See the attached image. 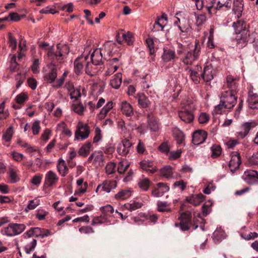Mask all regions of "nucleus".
I'll return each mask as SVG.
<instances>
[{"label": "nucleus", "mask_w": 258, "mask_h": 258, "mask_svg": "<svg viewBox=\"0 0 258 258\" xmlns=\"http://www.w3.org/2000/svg\"><path fill=\"white\" fill-rule=\"evenodd\" d=\"M69 52L70 48L68 45L58 43L56 45V49L52 47L48 48L47 56L51 60V64L54 63L55 60L62 63Z\"/></svg>", "instance_id": "obj_1"}, {"label": "nucleus", "mask_w": 258, "mask_h": 258, "mask_svg": "<svg viewBox=\"0 0 258 258\" xmlns=\"http://www.w3.org/2000/svg\"><path fill=\"white\" fill-rule=\"evenodd\" d=\"M201 49L199 40H196L193 48H187L185 56L181 58L182 61L186 65H191L194 61L199 58Z\"/></svg>", "instance_id": "obj_2"}, {"label": "nucleus", "mask_w": 258, "mask_h": 258, "mask_svg": "<svg viewBox=\"0 0 258 258\" xmlns=\"http://www.w3.org/2000/svg\"><path fill=\"white\" fill-rule=\"evenodd\" d=\"M180 220L179 223H175L176 227H179L180 229L183 231H187L191 226H194V229H196L198 225L196 224L195 219L192 220V215L191 212H183L181 214L179 217Z\"/></svg>", "instance_id": "obj_3"}, {"label": "nucleus", "mask_w": 258, "mask_h": 258, "mask_svg": "<svg viewBox=\"0 0 258 258\" xmlns=\"http://www.w3.org/2000/svg\"><path fill=\"white\" fill-rule=\"evenodd\" d=\"M236 93L223 91L221 92L220 101L225 105L226 109H231L233 108L237 102V97Z\"/></svg>", "instance_id": "obj_4"}, {"label": "nucleus", "mask_w": 258, "mask_h": 258, "mask_svg": "<svg viewBox=\"0 0 258 258\" xmlns=\"http://www.w3.org/2000/svg\"><path fill=\"white\" fill-rule=\"evenodd\" d=\"M90 133V128L87 124L79 121L76 126L75 133V139L82 141L88 138Z\"/></svg>", "instance_id": "obj_5"}, {"label": "nucleus", "mask_w": 258, "mask_h": 258, "mask_svg": "<svg viewBox=\"0 0 258 258\" xmlns=\"http://www.w3.org/2000/svg\"><path fill=\"white\" fill-rule=\"evenodd\" d=\"M107 44L101 48H96L94 50L91 55V59L93 64L95 66L102 64L103 63L102 59H107L105 53H103V50H105V48L107 47Z\"/></svg>", "instance_id": "obj_6"}, {"label": "nucleus", "mask_w": 258, "mask_h": 258, "mask_svg": "<svg viewBox=\"0 0 258 258\" xmlns=\"http://www.w3.org/2000/svg\"><path fill=\"white\" fill-rule=\"evenodd\" d=\"M26 228L23 224L10 223L4 229V233L9 236H13L21 233Z\"/></svg>", "instance_id": "obj_7"}, {"label": "nucleus", "mask_w": 258, "mask_h": 258, "mask_svg": "<svg viewBox=\"0 0 258 258\" xmlns=\"http://www.w3.org/2000/svg\"><path fill=\"white\" fill-rule=\"evenodd\" d=\"M59 180L57 174L53 171L49 170L45 175L43 190H46L48 187L55 185Z\"/></svg>", "instance_id": "obj_8"}, {"label": "nucleus", "mask_w": 258, "mask_h": 258, "mask_svg": "<svg viewBox=\"0 0 258 258\" xmlns=\"http://www.w3.org/2000/svg\"><path fill=\"white\" fill-rule=\"evenodd\" d=\"M238 78L234 77L231 75H228L226 77V87L228 89L229 92L237 93L239 90Z\"/></svg>", "instance_id": "obj_9"}, {"label": "nucleus", "mask_w": 258, "mask_h": 258, "mask_svg": "<svg viewBox=\"0 0 258 258\" xmlns=\"http://www.w3.org/2000/svg\"><path fill=\"white\" fill-rule=\"evenodd\" d=\"M235 40L237 42V46L239 48H243L245 46L247 43L250 41V34L249 31H243V33L236 34Z\"/></svg>", "instance_id": "obj_10"}, {"label": "nucleus", "mask_w": 258, "mask_h": 258, "mask_svg": "<svg viewBox=\"0 0 258 258\" xmlns=\"http://www.w3.org/2000/svg\"><path fill=\"white\" fill-rule=\"evenodd\" d=\"M231 158L229 163V167L233 173L237 170L241 163V159L239 153L233 152L231 154Z\"/></svg>", "instance_id": "obj_11"}, {"label": "nucleus", "mask_w": 258, "mask_h": 258, "mask_svg": "<svg viewBox=\"0 0 258 258\" xmlns=\"http://www.w3.org/2000/svg\"><path fill=\"white\" fill-rule=\"evenodd\" d=\"M179 117L185 123H190L194 119V115L191 110H189V107L186 106L182 110L179 111Z\"/></svg>", "instance_id": "obj_12"}, {"label": "nucleus", "mask_w": 258, "mask_h": 258, "mask_svg": "<svg viewBox=\"0 0 258 258\" xmlns=\"http://www.w3.org/2000/svg\"><path fill=\"white\" fill-rule=\"evenodd\" d=\"M207 137V133L204 130H198L192 135V142L195 145L203 143Z\"/></svg>", "instance_id": "obj_13"}, {"label": "nucleus", "mask_w": 258, "mask_h": 258, "mask_svg": "<svg viewBox=\"0 0 258 258\" xmlns=\"http://www.w3.org/2000/svg\"><path fill=\"white\" fill-rule=\"evenodd\" d=\"M88 56L78 57L74 61V69L76 74L80 75L82 73L84 66H85Z\"/></svg>", "instance_id": "obj_14"}, {"label": "nucleus", "mask_w": 258, "mask_h": 258, "mask_svg": "<svg viewBox=\"0 0 258 258\" xmlns=\"http://www.w3.org/2000/svg\"><path fill=\"white\" fill-rule=\"evenodd\" d=\"M120 109L121 113L126 117H132L134 114L133 106L126 101H123L120 103Z\"/></svg>", "instance_id": "obj_15"}, {"label": "nucleus", "mask_w": 258, "mask_h": 258, "mask_svg": "<svg viewBox=\"0 0 258 258\" xmlns=\"http://www.w3.org/2000/svg\"><path fill=\"white\" fill-rule=\"evenodd\" d=\"M205 197L202 194H199L186 197L185 200L194 206H197L203 201Z\"/></svg>", "instance_id": "obj_16"}, {"label": "nucleus", "mask_w": 258, "mask_h": 258, "mask_svg": "<svg viewBox=\"0 0 258 258\" xmlns=\"http://www.w3.org/2000/svg\"><path fill=\"white\" fill-rule=\"evenodd\" d=\"M233 27L236 34L243 33V31H248L246 30V22L243 20H238L233 23Z\"/></svg>", "instance_id": "obj_17"}, {"label": "nucleus", "mask_w": 258, "mask_h": 258, "mask_svg": "<svg viewBox=\"0 0 258 258\" xmlns=\"http://www.w3.org/2000/svg\"><path fill=\"white\" fill-rule=\"evenodd\" d=\"M176 57L175 52L174 50L164 48L163 49V53L162 55V60L165 62L174 60Z\"/></svg>", "instance_id": "obj_18"}, {"label": "nucleus", "mask_w": 258, "mask_h": 258, "mask_svg": "<svg viewBox=\"0 0 258 258\" xmlns=\"http://www.w3.org/2000/svg\"><path fill=\"white\" fill-rule=\"evenodd\" d=\"M50 65L52 66V68H51L50 71L46 74L44 77V80L49 83L54 82L57 77L56 69L54 63H53L52 64L51 63Z\"/></svg>", "instance_id": "obj_19"}, {"label": "nucleus", "mask_w": 258, "mask_h": 258, "mask_svg": "<svg viewBox=\"0 0 258 258\" xmlns=\"http://www.w3.org/2000/svg\"><path fill=\"white\" fill-rule=\"evenodd\" d=\"M213 69L211 66H207L204 68V72L202 74V78L207 83L214 78V74L212 73Z\"/></svg>", "instance_id": "obj_20"}, {"label": "nucleus", "mask_w": 258, "mask_h": 258, "mask_svg": "<svg viewBox=\"0 0 258 258\" xmlns=\"http://www.w3.org/2000/svg\"><path fill=\"white\" fill-rule=\"evenodd\" d=\"M140 165L143 170L149 171L151 173L157 171L156 168H153V162L152 161L144 160L140 162Z\"/></svg>", "instance_id": "obj_21"}, {"label": "nucleus", "mask_w": 258, "mask_h": 258, "mask_svg": "<svg viewBox=\"0 0 258 258\" xmlns=\"http://www.w3.org/2000/svg\"><path fill=\"white\" fill-rule=\"evenodd\" d=\"M148 126L150 130L153 132H156L159 128V125L156 118L151 114L147 116Z\"/></svg>", "instance_id": "obj_22"}, {"label": "nucleus", "mask_w": 258, "mask_h": 258, "mask_svg": "<svg viewBox=\"0 0 258 258\" xmlns=\"http://www.w3.org/2000/svg\"><path fill=\"white\" fill-rule=\"evenodd\" d=\"M139 105L142 108H147L150 104L148 98L143 93L139 94L137 96Z\"/></svg>", "instance_id": "obj_23"}, {"label": "nucleus", "mask_w": 258, "mask_h": 258, "mask_svg": "<svg viewBox=\"0 0 258 258\" xmlns=\"http://www.w3.org/2000/svg\"><path fill=\"white\" fill-rule=\"evenodd\" d=\"M251 127L250 123L246 122L244 123L240 128V131L237 133L238 138L241 139H243L248 134Z\"/></svg>", "instance_id": "obj_24"}, {"label": "nucleus", "mask_w": 258, "mask_h": 258, "mask_svg": "<svg viewBox=\"0 0 258 258\" xmlns=\"http://www.w3.org/2000/svg\"><path fill=\"white\" fill-rule=\"evenodd\" d=\"M122 82V75L121 73H117L113 76L110 81V85L114 89H118Z\"/></svg>", "instance_id": "obj_25"}, {"label": "nucleus", "mask_w": 258, "mask_h": 258, "mask_svg": "<svg viewBox=\"0 0 258 258\" xmlns=\"http://www.w3.org/2000/svg\"><path fill=\"white\" fill-rule=\"evenodd\" d=\"M57 169L59 173L61 174V176L63 177L65 176L68 173L69 169L66 165L65 161L61 159H59L58 160V163L57 165Z\"/></svg>", "instance_id": "obj_26"}, {"label": "nucleus", "mask_w": 258, "mask_h": 258, "mask_svg": "<svg viewBox=\"0 0 258 258\" xmlns=\"http://www.w3.org/2000/svg\"><path fill=\"white\" fill-rule=\"evenodd\" d=\"M92 144L91 142H87L84 144L79 149L78 153L80 156L87 157L90 153Z\"/></svg>", "instance_id": "obj_27"}, {"label": "nucleus", "mask_w": 258, "mask_h": 258, "mask_svg": "<svg viewBox=\"0 0 258 258\" xmlns=\"http://www.w3.org/2000/svg\"><path fill=\"white\" fill-rule=\"evenodd\" d=\"M9 177V182L15 183L20 181V178L17 174V170L14 168H10L8 172Z\"/></svg>", "instance_id": "obj_28"}, {"label": "nucleus", "mask_w": 258, "mask_h": 258, "mask_svg": "<svg viewBox=\"0 0 258 258\" xmlns=\"http://www.w3.org/2000/svg\"><path fill=\"white\" fill-rule=\"evenodd\" d=\"M202 70V67L201 66H197V71H194L192 70H190V77L193 82L196 84H198L200 83V75L198 73V71Z\"/></svg>", "instance_id": "obj_29"}, {"label": "nucleus", "mask_w": 258, "mask_h": 258, "mask_svg": "<svg viewBox=\"0 0 258 258\" xmlns=\"http://www.w3.org/2000/svg\"><path fill=\"white\" fill-rule=\"evenodd\" d=\"M117 185L115 180L105 181L102 184V188L103 190L109 192L112 189H114Z\"/></svg>", "instance_id": "obj_30"}, {"label": "nucleus", "mask_w": 258, "mask_h": 258, "mask_svg": "<svg viewBox=\"0 0 258 258\" xmlns=\"http://www.w3.org/2000/svg\"><path fill=\"white\" fill-rule=\"evenodd\" d=\"M231 0H226L225 2L224 0H219L216 4L215 10H220L223 8H225L226 10H229L231 8Z\"/></svg>", "instance_id": "obj_31"}, {"label": "nucleus", "mask_w": 258, "mask_h": 258, "mask_svg": "<svg viewBox=\"0 0 258 258\" xmlns=\"http://www.w3.org/2000/svg\"><path fill=\"white\" fill-rule=\"evenodd\" d=\"M132 191L129 189H122L115 195V198L117 200H123L131 196Z\"/></svg>", "instance_id": "obj_32"}, {"label": "nucleus", "mask_w": 258, "mask_h": 258, "mask_svg": "<svg viewBox=\"0 0 258 258\" xmlns=\"http://www.w3.org/2000/svg\"><path fill=\"white\" fill-rule=\"evenodd\" d=\"M102 215L106 217H111L114 212L113 208L110 205H107L105 206L101 207L100 208Z\"/></svg>", "instance_id": "obj_33"}, {"label": "nucleus", "mask_w": 258, "mask_h": 258, "mask_svg": "<svg viewBox=\"0 0 258 258\" xmlns=\"http://www.w3.org/2000/svg\"><path fill=\"white\" fill-rule=\"evenodd\" d=\"M257 96L253 94L249 96L247 102L249 108L252 109H258V100L256 99Z\"/></svg>", "instance_id": "obj_34"}, {"label": "nucleus", "mask_w": 258, "mask_h": 258, "mask_svg": "<svg viewBox=\"0 0 258 258\" xmlns=\"http://www.w3.org/2000/svg\"><path fill=\"white\" fill-rule=\"evenodd\" d=\"M160 174L162 176L167 178H169L172 176V168L170 166H165L161 169Z\"/></svg>", "instance_id": "obj_35"}, {"label": "nucleus", "mask_w": 258, "mask_h": 258, "mask_svg": "<svg viewBox=\"0 0 258 258\" xmlns=\"http://www.w3.org/2000/svg\"><path fill=\"white\" fill-rule=\"evenodd\" d=\"M169 206L167 202H158L157 203L158 211L160 212H171L172 210L168 208Z\"/></svg>", "instance_id": "obj_36"}, {"label": "nucleus", "mask_w": 258, "mask_h": 258, "mask_svg": "<svg viewBox=\"0 0 258 258\" xmlns=\"http://www.w3.org/2000/svg\"><path fill=\"white\" fill-rule=\"evenodd\" d=\"M164 27V22L161 21V19H159V17H157V20L153 25L152 31L153 32L159 31L160 30H163Z\"/></svg>", "instance_id": "obj_37"}, {"label": "nucleus", "mask_w": 258, "mask_h": 258, "mask_svg": "<svg viewBox=\"0 0 258 258\" xmlns=\"http://www.w3.org/2000/svg\"><path fill=\"white\" fill-rule=\"evenodd\" d=\"M142 206V204L138 202L133 201L132 203H127L124 205L125 208L131 211L136 210Z\"/></svg>", "instance_id": "obj_38"}, {"label": "nucleus", "mask_w": 258, "mask_h": 258, "mask_svg": "<svg viewBox=\"0 0 258 258\" xmlns=\"http://www.w3.org/2000/svg\"><path fill=\"white\" fill-rule=\"evenodd\" d=\"M213 205L211 201L206 202L202 207V212L204 216H207L211 211V207Z\"/></svg>", "instance_id": "obj_39"}, {"label": "nucleus", "mask_w": 258, "mask_h": 258, "mask_svg": "<svg viewBox=\"0 0 258 258\" xmlns=\"http://www.w3.org/2000/svg\"><path fill=\"white\" fill-rule=\"evenodd\" d=\"M151 183L150 180L147 178H144L141 180L139 182V187L143 190L147 191L148 190L149 187L150 186Z\"/></svg>", "instance_id": "obj_40"}, {"label": "nucleus", "mask_w": 258, "mask_h": 258, "mask_svg": "<svg viewBox=\"0 0 258 258\" xmlns=\"http://www.w3.org/2000/svg\"><path fill=\"white\" fill-rule=\"evenodd\" d=\"M212 151V157L217 158L221 154V148L220 146L217 145H214L211 147Z\"/></svg>", "instance_id": "obj_41"}, {"label": "nucleus", "mask_w": 258, "mask_h": 258, "mask_svg": "<svg viewBox=\"0 0 258 258\" xmlns=\"http://www.w3.org/2000/svg\"><path fill=\"white\" fill-rule=\"evenodd\" d=\"M13 135V130L12 127H9L3 136V140L7 142H10Z\"/></svg>", "instance_id": "obj_42"}, {"label": "nucleus", "mask_w": 258, "mask_h": 258, "mask_svg": "<svg viewBox=\"0 0 258 258\" xmlns=\"http://www.w3.org/2000/svg\"><path fill=\"white\" fill-rule=\"evenodd\" d=\"M129 164L125 161H120L119 162L117 166V171L119 174H123L127 169Z\"/></svg>", "instance_id": "obj_43"}, {"label": "nucleus", "mask_w": 258, "mask_h": 258, "mask_svg": "<svg viewBox=\"0 0 258 258\" xmlns=\"http://www.w3.org/2000/svg\"><path fill=\"white\" fill-rule=\"evenodd\" d=\"M107 220V218L103 215L95 217L92 221V225H95L97 224H102L106 222Z\"/></svg>", "instance_id": "obj_44"}, {"label": "nucleus", "mask_w": 258, "mask_h": 258, "mask_svg": "<svg viewBox=\"0 0 258 258\" xmlns=\"http://www.w3.org/2000/svg\"><path fill=\"white\" fill-rule=\"evenodd\" d=\"M175 138L178 144H181L184 140V136L181 131L176 130L174 131L173 133Z\"/></svg>", "instance_id": "obj_45"}, {"label": "nucleus", "mask_w": 258, "mask_h": 258, "mask_svg": "<svg viewBox=\"0 0 258 258\" xmlns=\"http://www.w3.org/2000/svg\"><path fill=\"white\" fill-rule=\"evenodd\" d=\"M225 105L220 101L219 104L215 106L214 110L213 111V114H221L224 112Z\"/></svg>", "instance_id": "obj_46"}, {"label": "nucleus", "mask_w": 258, "mask_h": 258, "mask_svg": "<svg viewBox=\"0 0 258 258\" xmlns=\"http://www.w3.org/2000/svg\"><path fill=\"white\" fill-rule=\"evenodd\" d=\"M146 44L149 48V52L151 55H153L155 53L154 43L152 38H148L146 40Z\"/></svg>", "instance_id": "obj_47"}, {"label": "nucleus", "mask_w": 258, "mask_h": 258, "mask_svg": "<svg viewBox=\"0 0 258 258\" xmlns=\"http://www.w3.org/2000/svg\"><path fill=\"white\" fill-rule=\"evenodd\" d=\"M37 244L36 239H33V240L30 243L27 244L25 247V250L27 253H30L35 248Z\"/></svg>", "instance_id": "obj_48"}, {"label": "nucleus", "mask_w": 258, "mask_h": 258, "mask_svg": "<svg viewBox=\"0 0 258 258\" xmlns=\"http://www.w3.org/2000/svg\"><path fill=\"white\" fill-rule=\"evenodd\" d=\"M17 143L22 147L26 148L29 151L34 152L36 151V150L34 149L33 148L29 145L26 142L20 138L18 139Z\"/></svg>", "instance_id": "obj_49"}, {"label": "nucleus", "mask_w": 258, "mask_h": 258, "mask_svg": "<svg viewBox=\"0 0 258 258\" xmlns=\"http://www.w3.org/2000/svg\"><path fill=\"white\" fill-rule=\"evenodd\" d=\"M196 18V24L198 26L202 25L206 21L207 18L205 14H195Z\"/></svg>", "instance_id": "obj_50"}, {"label": "nucleus", "mask_w": 258, "mask_h": 258, "mask_svg": "<svg viewBox=\"0 0 258 258\" xmlns=\"http://www.w3.org/2000/svg\"><path fill=\"white\" fill-rule=\"evenodd\" d=\"M123 39L127 43L128 45H130L132 44L133 42V34L128 32L126 33H123L122 35Z\"/></svg>", "instance_id": "obj_51"}, {"label": "nucleus", "mask_w": 258, "mask_h": 258, "mask_svg": "<svg viewBox=\"0 0 258 258\" xmlns=\"http://www.w3.org/2000/svg\"><path fill=\"white\" fill-rule=\"evenodd\" d=\"M43 177V175L40 173L35 175L31 179V183L35 185L38 186L41 182Z\"/></svg>", "instance_id": "obj_52"}, {"label": "nucleus", "mask_w": 258, "mask_h": 258, "mask_svg": "<svg viewBox=\"0 0 258 258\" xmlns=\"http://www.w3.org/2000/svg\"><path fill=\"white\" fill-rule=\"evenodd\" d=\"M106 172L108 174H111L115 172L116 164L113 162H110L106 166Z\"/></svg>", "instance_id": "obj_53"}, {"label": "nucleus", "mask_w": 258, "mask_h": 258, "mask_svg": "<svg viewBox=\"0 0 258 258\" xmlns=\"http://www.w3.org/2000/svg\"><path fill=\"white\" fill-rule=\"evenodd\" d=\"M158 150L166 154H168L170 152V147L167 142H163L158 147Z\"/></svg>", "instance_id": "obj_54"}, {"label": "nucleus", "mask_w": 258, "mask_h": 258, "mask_svg": "<svg viewBox=\"0 0 258 258\" xmlns=\"http://www.w3.org/2000/svg\"><path fill=\"white\" fill-rule=\"evenodd\" d=\"M85 71L86 73L90 76H93L96 73V71H94L92 68V64L90 63L89 61H87L85 64Z\"/></svg>", "instance_id": "obj_55"}, {"label": "nucleus", "mask_w": 258, "mask_h": 258, "mask_svg": "<svg viewBox=\"0 0 258 258\" xmlns=\"http://www.w3.org/2000/svg\"><path fill=\"white\" fill-rule=\"evenodd\" d=\"M95 159L94 161L95 162H104V158L103 153L101 151H95Z\"/></svg>", "instance_id": "obj_56"}, {"label": "nucleus", "mask_w": 258, "mask_h": 258, "mask_svg": "<svg viewBox=\"0 0 258 258\" xmlns=\"http://www.w3.org/2000/svg\"><path fill=\"white\" fill-rule=\"evenodd\" d=\"M72 108L76 113L80 115L83 114L84 110V107L81 103L73 104Z\"/></svg>", "instance_id": "obj_57"}, {"label": "nucleus", "mask_w": 258, "mask_h": 258, "mask_svg": "<svg viewBox=\"0 0 258 258\" xmlns=\"http://www.w3.org/2000/svg\"><path fill=\"white\" fill-rule=\"evenodd\" d=\"M216 0H212L210 4H208L206 6V9L209 14H211L212 13V10H213L215 12H216L217 10H215V7H216L217 4H216Z\"/></svg>", "instance_id": "obj_58"}, {"label": "nucleus", "mask_w": 258, "mask_h": 258, "mask_svg": "<svg viewBox=\"0 0 258 258\" xmlns=\"http://www.w3.org/2000/svg\"><path fill=\"white\" fill-rule=\"evenodd\" d=\"M9 46L11 47L13 50H15L16 49L17 40L10 33L9 34Z\"/></svg>", "instance_id": "obj_59"}, {"label": "nucleus", "mask_w": 258, "mask_h": 258, "mask_svg": "<svg viewBox=\"0 0 258 258\" xmlns=\"http://www.w3.org/2000/svg\"><path fill=\"white\" fill-rule=\"evenodd\" d=\"M48 213L42 209H39L37 211V213L36 214V217L39 220H43L45 218L46 216L47 215Z\"/></svg>", "instance_id": "obj_60"}, {"label": "nucleus", "mask_w": 258, "mask_h": 258, "mask_svg": "<svg viewBox=\"0 0 258 258\" xmlns=\"http://www.w3.org/2000/svg\"><path fill=\"white\" fill-rule=\"evenodd\" d=\"M233 10L239 9V12H240L241 9H243V0H234L233 2Z\"/></svg>", "instance_id": "obj_61"}, {"label": "nucleus", "mask_w": 258, "mask_h": 258, "mask_svg": "<svg viewBox=\"0 0 258 258\" xmlns=\"http://www.w3.org/2000/svg\"><path fill=\"white\" fill-rule=\"evenodd\" d=\"M117 151L119 155L126 156L128 154L130 149H128L122 145H120L119 147L117 148Z\"/></svg>", "instance_id": "obj_62"}, {"label": "nucleus", "mask_w": 258, "mask_h": 258, "mask_svg": "<svg viewBox=\"0 0 258 258\" xmlns=\"http://www.w3.org/2000/svg\"><path fill=\"white\" fill-rule=\"evenodd\" d=\"M40 121L37 120L35 121L32 126V130L33 132V134L34 135H37L40 131Z\"/></svg>", "instance_id": "obj_63"}, {"label": "nucleus", "mask_w": 258, "mask_h": 258, "mask_svg": "<svg viewBox=\"0 0 258 258\" xmlns=\"http://www.w3.org/2000/svg\"><path fill=\"white\" fill-rule=\"evenodd\" d=\"M27 96L24 93H21L17 96L16 101L17 103L22 104L27 99Z\"/></svg>", "instance_id": "obj_64"}]
</instances>
